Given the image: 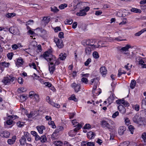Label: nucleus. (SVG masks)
Instances as JSON below:
<instances>
[{
	"label": "nucleus",
	"instance_id": "nucleus-1",
	"mask_svg": "<svg viewBox=\"0 0 146 146\" xmlns=\"http://www.w3.org/2000/svg\"><path fill=\"white\" fill-rule=\"evenodd\" d=\"M51 50L44 52L41 56L44 58L50 65H54L56 59V57L52 55L51 53Z\"/></svg>",
	"mask_w": 146,
	"mask_h": 146
},
{
	"label": "nucleus",
	"instance_id": "nucleus-2",
	"mask_svg": "<svg viewBox=\"0 0 146 146\" xmlns=\"http://www.w3.org/2000/svg\"><path fill=\"white\" fill-rule=\"evenodd\" d=\"M82 42L85 43L86 45L90 46L92 50L96 48H98L101 46L100 44H101V41H97L96 40L88 39L86 40H84Z\"/></svg>",
	"mask_w": 146,
	"mask_h": 146
},
{
	"label": "nucleus",
	"instance_id": "nucleus-3",
	"mask_svg": "<svg viewBox=\"0 0 146 146\" xmlns=\"http://www.w3.org/2000/svg\"><path fill=\"white\" fill-rule=\"evenodd\" d=\"M113 122H112L111 125H110L108 122L105 120H103L100 121V124L101 127L103 128H107L110 129H114V125L112 123Z\"/></svg>",
	"mask_w": 146,
	"mask_h": 146
},
{
	"label": "nucleus",
	"instance_id": "nucleus-4",
	"mask_svg": "<svg viewBox=\"0 0 146 146\" xmlns=\"http://www.w3.org/2000/svg\"><path fill=\"white\" fill-rule=\"evenodd\" d=\"M8 30L11 33L14 35H18L19 34V30L16 27H11Z\"/></svg>",
	"mask_w": 146,
	"mask_h": 146
},
{
	"label": "nucleus",
	"instance_id": "nucleus-5",
	"mask_svg": "<svg viewBox=\"0 0 146 146\" xmlns=\"http://www.w3.org/2000/svg\"><path fill=\"white\" fill-rule=\"evenodd\" d=\"M130 45L127 44L125 46L122 47L121 49H119V51L123 53L124 54H128V49L129 48H132Z\"/></svg>",
	"mask_w": 146,
	"mask_h": 146
},
{
	"label": "nucleus",
	"instance_id": "nucleus-6",
	"mask_svg": "<svg viewBox=\"0 0 146 146\" xmlns=\"http://www.w3.org/2000/svg\"><path fill=\"white\" fill-rule=\"evenodd\" d=\"M54 41L58 48H61L63 47L64 45L62 39H59L58 38H55Z\"/></svg>",
	"mask_w": 146,
	"mask_h": 146
},
{
	"label": "nucleus",
	"instance_id": "nucleus-7",
	"mask_svg": "<svg viewBox=\"0 0 146 146\" xmlns=\"http://www.w3.org/2000/svg\"><path fill=\"white\" fill-rule=\"evenodd\" d=\"M81 129V127H76L73 130H71L69 131L68 135L70 137H73L75 136L76 134L77 131Z\"/></svg>",
	"mask_w": 146,
	"mask_h": 146
},
{
	"label": "nucleus",
	"instance_id": "nucleus-8",
	"mask_svg": "<svg viewBox=\"0 0 146 146\" xmlns=\"http://www.w3.org/2000/svg\"><path fill=\"white\" fill-rule=\"evenodd\" d=\"M116 102L117 104H122L125 107H128L129 105V103L127 101L123 99L117 100Z\"/></svg>",
	"mask_w": 146,
	"mask_h": 146
},
{
	"label": "nucleus",
	"instance_id": "nucleus-9",
	"mask_svg": "<svg viewBox=\"0 0 146 146\" xmlns=\"http://www.w3.org/2000/svg\"><path fill=\"white\" fill-rule=\"evenodd\" d=\"M10 133L7 131L0 132V136L3 138H8L9 137Z\"/></svg>",
	"mask_w": 146,
	"mask_h": 146
},
{
	"label": "nucleus",
	"instance_id": "nucleus-10",
	"mask_svg": "<svg viewBox=\"0 0 146 146\" xmlns=\"http://www.w3.org/2000/svg\"><path fill=\"white\" fill-rule=\"evenodd\" d=\"M100 72L102 76L105 77L107 73V70L105 66H102L100 69Z\"/></svg>",
	"mask_w": 146,
	"mask_h": 146
},
{
	"label": "nucleus",
	"instance_id": "nucleus-11",
	"mask_svg": "<svg viewBox=\"0 0 146 146\" xmlns=\"http://www.w3.org/2000/svg\"><path fill=\"white\" fill-rule=\"evenodd\" d=\"M24 61L22 58L21 57L19 58L17 60L16 64L18 67L22 66L23 64Z\"/></svg>",
	"mask_w": 146,
	"mask_h": 146
},
{
	"label": "nucleus",
	"instance_id": "nucleus-12",
	"mask_svg": "<svg viewBox=\"0 0 146 146\" xmlns=\"http://www.w3.org/2000/svg\"><path fill=\"white\" fill-rule=\"evenodd\" d=\"M72 87L73 88L75 91L76 92H78L80 89V85L78 84H76L75 83H73L71 85Z\"/></svg>",
	"mask_w": 146,
	"mask_h": 146
},
{
	"label": "nucleus",
	"instance_id": "nucleus-13",
	"mask_svg": "<svg viewBox=\"0 0 146 146\" xmlns=\"http://www.w3.org/2000/svg\"><path fill=\"white\" fill-rule=\"evenodd\" d=\"M120 113L122 114L125 113L126 109L122 105H119L117 107Z\"/></svg>",
	"mask_w": 146,
	"mask_h": 146
},
{
	"label": "nucleus",
	"instance_id": "nucleus-14",
	"mask_svg": "<svg viewBox=\"0 0 146 146\" xmlns=\"http://www.w3.org/2000/svg\"><path fill=\"white\" fill-rule=\"evenodd\" d=\"M99 79L98 77L92 79L90 80V84L92 85L93 84H94V85H99L100 84L99 82Z\"/></svg>",
	"mask_w": 146,
	"mask_h": 146
},
{
	"label": "nucleus",
	"instance_id": "nucleus-15",
	"mask_svg": "<svg viewBox=\"0 0 146 146\" xmlns=\"http://www.w3.org/2000/svg\"><path fill=\"white\" fill-rule=\"evenodd\" d=\"M126 130V128L124 126H120L119 127L118 130L119 134L120 135H123Z\"/></svg>",
	"mask_w": 146,
	"mask_h": 146
},
{
	"label": "nucleus",
	"instance_id": "nucleus-16",
	"mask_svg": "<svg viewBox=\"0 0 146 146\" xmlns=\"http://www.w3.org/2000/svg\"><path fill=\"white\" fill-rule=\"evenodd\" d=\"M16 139V136H13L11 139H8L7 141V143L10 145H12L15 143Z\"/></svg>",
	"mask_w": 146,
	"mask_h": 146
},
{
	"label": "nucleus",
	"instance_id": "nucleus-17",
	"mask_svg": "<svg viewBox=\"0 0 146 146\" xmlns=\"http://www.w3.org/2000/svg\"><path fill=\"white\" fill-rule=\"evenodd\" d=\"M48 69L51 74H53L56 69L55 66L54 65H50L48 64Z\"/></svg>",
	"mask_w": 146,
	"mask_h": 146
},
{
	"label": "nucleus",
	"instance_id": "nucleus-18",
	"mask_svg": "<svg viewBox=\"0 0 146 146\" xmlns=\"http://www.w3.org/2000/svg\"><path fill=\"white\" fill-rule=\"evenodd\" d=\"M95 136V133L92 131L89 132L87 133V137L89 139H94Z\"/></svg>",
	"mask_w": 146,
	"mask_h": 146
},
{
	"label": "nucleus",
	"instance_id": "nucleus-19",
	"mask_svg": "<svg viewBox=\"0 0 146 146\" xmlns=\"http://www.w3.org/2000/svg\"><path fill=\"white\" fill-rule=\"evenodd\" d=\"M36 128L38 132L42 134L43 132V130L45 129V127L43 126H38L36 127Z\"/></svg>",
	"mask_w": 146,
	"mask_h": 146
},
{
	"label": "nucleus",
	"instance_id": "nucleus-20",
	"mask_svg": "<svg viewBox=\"0 0 146 146\" xmlns=\"http://www.w3.org/2000/svg\"><path fill=\"white\" fill-rule=\"evenodd\" d=\"M97 85H94V86L93 87V90L92 91V94H93V95L95 96H96L97 95H98L101 93V90H99L98 91V93H96V94H95V90L97 88Z\"/></svg>",
	"mask_w": 146,
	"mask_h": 146
},
{
	"label": "nucleus",
	"instance_id": "nucleus-21",
	"mask_svg": "<svg viewBox=\"0 0 146 146\" xmlns=\"http://www.w3.org/2000/svg\"><path fill=\"white\" fill-rule=\"evenodd\" d=\"M72 123L73 125H74V127H81V128L82 127L81 124L77 122L76 119L73 120L72 121Z\"/></svg>",
	"mask_w": 146,
	"mask_h": 146
},
{
	"label": "nucleus",
	"instance_id": "nucleus-22",
	"mask_svg": "<svg viewBox=\"0 0 146 146\" xmlns=\"http://www.w3.org/2000/svg\"><path fill=\"white\" fill-rule=\"evenodd\" d=\"M21 145H23L26 143V140L24 136H22L19 140Z\"/></svg>",
	"mask_w": 146,
	"mask_h": 146
},
{
	"label": "nucleus",
	"instance_id": "nucleus-23",
	"mask_svg": "<svg viewBox=\"0 0 146 146\" xmlns=\"http://www.w3.org/2000/svg\"><path fill=\"white\" fill-rule=\"evenodd\" d=\"M86 14V13L83 9L80 10L79 12L77 13L76 14V15L78 16H84Z\"/></svg>",
	"mask_w": 146,
	"mask_h": 146
},
{
	"label": "nucleus",
	"instance_id": "nucleus-24",
	"mask_svg": "<svg viewBox=\"0 0 146 146\" xmlns=\"http://www.w3.org/2000/svg\"><path fill=\"white\" fill-rule=\"evenodd\" d=\"M67 56V54L65 53H61L59 55V58L61 60H64L66 56Z\"/></svg>",
	"mask_w": 146,
	"mask_h": 146
},
{
	"label": "nucleus",
	"instance_id": "nucleus-25",
	"mask_svg": "<svg viewBox=\"0 0 146 146\" xmlns=\"http://www.w3.org/2000/svg\"><path fill=\"white\" fill-rule=\"evenodd\" d=\"M2 82L5 84H7L10 83V78L7 77L4 78L2 80Z\"/></svg>",
	"mask_w": 146,
	"mask_h": 146
},
{
	"label": "nucleus",
	"instance_id": "nucleus-26",
	"mask_svg": "<svg viewBox=\"0 0 146 146\" xmlns=\"http://www.w3.org/2000/svg\"><path fill=\"white\" fill-rule=\"evenodd\" d=\"M92 50H93L92 48L90 47H87L85 49V52L86 54L89 55L90 54Z\"/></svg>",
	"mask_w": 146,
	"mask_h": 146
},
{
	"label": "nucleus",
	"instance_id": "nucleus-27",
	"mask_svg": "<svg viewBox=\"0 0 146 146\" xmlns=\"http://www.w3.org/2000/svg\"><path fill=\"white\" fill-rule=\"evenodd\" d=\"M146 31V29H144L140 31H139L138 32L136 33L135 34V35L136 36H140L142 33L145 32Z\"/></svg>",
	"mask_w": 146,
	"mask_h": 146
},
{
	"label": "nucleus",
	"instance_id": "nucleus-28",
	"mask_svg": "<svg viewBox=\"0 0 146 146\" xmlns=\"http://www.w3.org/2000/svg\"><path fill=\"white\" fill-rule=\"evenodd\" d=\"M44 84L45 86L48 87L49 88H51V89L53 91H54L55 90V88L53 87H52V84L49 82H45L44 83Z\"/></svg>",
	"mask_w": 146,
	"mask_h": 146
},
{
	"label": "nucleus",
	"instance_id": "nucleus-29",
	"mask_svg": "<svg viewBox=\"0 0 146 146\" xmlns=\"http://www.w3.org/2000/svg\"><path fill=\"white\" fill-rule=\"evenodd\" d=\"M136 84V82L134 80H131V82L130 84V87L131 88L133 89L135 87Z\"/></svg>",
	"mask_w": 146,
	"mask_h": 146
},
{
	"label": "nucleus",
	"instance_id": "nucleus-30",
	"mask_svg": "<svg viewBox=\"0 0 146 146\" xmlns=\"http://www.w3.org/2000/svg\"><path fill=\"white\" fill-rule=\"evenodd\" d=\"M13 121L12 120L8 119L6 121L4 122V125H11L13 124Z\"/></svg>",
	"mask_w": 146,
	"mask_h": 146
},
{
	"label": "nucleus",
	"instance_id": "nucleus-31",
	"mask_svg": "<svg viewBox=\"0 0 146 146\" xmlns=\"http://www.w3.org/2000/svg\"><path fill=\"white\" fill-rule=\"evenodd\" d=\"M50 17H44L43 18V21H44L45 24H47L50 21Z\"/></svg>",
	"mask_w": 146,
	"mask_h": 146
},
{
	"label": "nucleus",
	"instance_id": "nucleus-32",
	"mask_svg": "<svg viewBox=\"0 0 146 146\" xmlns=\"http://www.w3.org/2000/svg\"><path fill=\"white\" fill-rule=\"evenodd\" d=\"M64 128L63 127L59 126L56 129L54 132L56 133H59L60 131L62 130Z\"/></svg>",
	"mask_w": 146,
	"mask_h": 146
},
{
	"label": "nucleus",
	"instance_id": "nucleus-33",
	"mask_svg": "<svg viewBox=\"0 0 146 146\" xmlns=\"http://www.w3.org/2000/svg\"><path fill=\"white\" fill-rule=\"evenodd\" d=\"M41 143H45L47 141V138L45 135L41 136L40 140Z\"/></svg>",
	"mask_w": 146,
	"mask_h": 146
},
{
	"label": "nucleus",
	"instance_id": "nucleus-34",
	"mask_svg": "<svg viewBox=\"0 0 146 146\" xmlns=\"http://www.w3.org/2000/svg\"><path fill=\"white\" fill-rule=\"evenodd\" d=\"M131 11L132 12L135 13H140L141 12V11L140 9L135 8H132L131 9Z\"/></svg>",
	"mask_w": 146,
	"mask_h": 146
},
{
	"label": "nucleus",
	"instance_id": "nucleus-35",
	"mask_svg": "<svg viewBox=\"0 0 146 146\" xmlns=\"http://www.w3.org/2000/svg\"><path fill=\"white\" fill-rule=\"evenodd\" d=\"M19 97L21 100L22 101H25L27 98V95H21L19 96Z\"/></svg>",
	"mask_w": 146,
	"mask_h": 146
},
{
	"label": "nucleus",
	"instance_id": "nucleus-36",
	"mask_svg": "<svg viewBox=\"0 0 146 146\" xmlns=\"http://www.w3.org/2000/svg\"><path fill=\"white\" fill-rule=\"evenodd\" d=\"M132 107L133 109L137 111H138L139 110L140 106L138 104L134 105Z\"/></svg>",
	"mask_w": 146,
	"mask_h": 146
},
{
	"label": "nucleus",
	"instance_id": "nucleus-37",
	"mask_svg": "<svg viewBox=\"0 0 146 146\" xmlns=\"http://www.w3.org/2000/svg\"><path fill=\"white\" fill-rule=\"evenodd\" d=\"M142 137L143 139V141L145 144H146V133H144L142 135Z\"/></svg>",
	"mask_w": 146,
	"mask_h": 146
},
{
	"label": "nucleus",
	"instance_id": "nucleus-38",
	"mask_svg": "<svg viewBox=\"0 0 146 146\" xmlns=\"http://www.w3.org/2000/svg\"><path fill=\"white\" fill-rule=\"evenodd\" d=\"M46 101L50 105L54 104L53 103V102L51 100L49 96H47L46 97Z\"/></svg>",
	"mask_w": 146,
	"mask_h": 146
},
{
	"label": "nucleus",
	"instance_id": "nucleus-39",
	"mask_svg": "<svg viewBox=\"0 0 146 146\" xmlns=\"http://www.w3.org/2000/svg\"><path fill=\"white\" fill-rule=\"evenodd\" d=\"M50 9L51 11L54 12L56 13L59 11V10L57 9V7L55 6L51 7Z\"/></svg>",
	"mask_w": 146,
	"mask_h": 146
},
{
	"label": "nucleus",
	"instance_id": "nucleus-40",
	"mask_svg": "<svg viewBox=\"0 0 146 146\" xmlns=\"http://www.w3.org/2000/svg\"><path fill=\"white\" fill-rule=\"evenodd\" d=\"M37 113V112L36 111H32L30 113H29L28 115V117L29 118H32Z\"/></svg>",
	"mask_w": 146,
	"mask_h": 146
},
{
	"label": "nucleus",
	"instance_id": "nucleus-41",
	"mask_svg": "<svg viewBox=\"0 0 146 146\" xmlns=\"http://www.w3.org/2000/svg\"><path fill=\"white\" fill-rule=\"evenodd\" d=\"M16 14L14 13H8L6 15V17L8 18H10L11 17L15 16Z\"/></svg>",
	"mask_w": 146,
	"mask_h": 146
},
{
	"label": "nucleus",
	"instance_id": "nucleus-42",
	"mask_svg": "<svg viewBox=\"0 0 146 146\" xmlns=\"http://www.w3.org/2000/svg\"><path fill=\"white\" fill-rule=\"evenodd\" d=\"M68 99L70 100H73L75 102H76L78 100L76 98L74 94L72 95Z\"/></svg>",
	"mask_w": 146,
	"mask_h": 146
},
{
	"label": "nucleus",
	"instance_id": "nucleus-43",
	"mask_svg": "<svg viewBox=\"0 0 146 146\" xmlns=\"http://www.w3.org/2000/svg\"><path fill=\"white\" fill-rule=\"evenodd\" d=\"M16 124L18 127H21L24 126V122L19 121Z\"/></svg>",
	"mask_w": 146,
	"mask_h": 146
},
{
	"label": "nucleus",
	"instance_id": "nucleus-44",
	"mask_svg": "<svg viewBox=\"0 0 146 146\" xmlns=\"http://www.w3.org/2000/svg\"><path fill=\"white\" fill-rule=\"evenodd\" d=\"M114 98L113 97V95L112 94L109 97L108 99V101L110 102V103L112 102L113 100H114Z\"/></svg>",
	"mask_w": 146,
	"mask_h": 146
},
{
	"label": "nucleus",
	"instance_id": "nucleus-45",
	"mask_svg": "<svg viewBox=\"0 0 146 146\" xmlns=\"http://www.w3.org/2000/svg\"><path fill=\"white\" fill-rule=\"evenodd\" d=\"M128 129L129 131H130L131 133L132 134H133V133L134 130V129L133 126L131 125H130L129 126Z\"/></svg>",
	"mask_w": 146,
	"mask_h": 146
},
{
	"label": "nucleus",
	"instance_id": "nucleus-46",
	"mask_svg": "<svg viewBox=\"0 0 146 146\" xmlns=\"http://www.w3.org/2000/svg\"><path fill=\"white\" fill-rule=\"evenodd\" d=\"M54 144L57 146H61L62 144V142L60 141H55L54 142Z\"/></svg>",
	"mask_w": 146,
	"mask_h": 146
},
{
	"label": "nucleus",
	"instance_id": "nucleus-47",
	"mask_svg": "<svg viewBox=\"0 0 146 146\" xmlns=\"http://www.w3.org/2000/svg\"><path fill=\"white\" fill-rule=\"evenodd\" d=\"M142 106L145 109H146V100H143L142 102Z\"/></svg>",
	"mask_w": 146,
	"mask_h": 146
},
{
	"label": "nucleus",
	"instance_id": "nucleus-48",
	"mask_svg": "<svg viewBox=\"0 0 146 146\" xmlns=\"http://www.w3.org/2000/svg\"><path fill=\"white\" fill-rule=\"evenodd\" d=\"M9 64L10 63H7L5 62H2L1 63V65L5 67H8Z\"/></svg>",
	"mask_w": 146,
	"mask_h": 146
},
{
	"label": "nucleus",
	"instance_id": "nucleus-49",
	"mask_svg": "<svg viewBox=\"0 0 146 146\" xmlns=\"http://www.w3.org/2000/svg\"><path fill=\"white\" fill-rule=\"evenodd\" d=\"M13 55V52L9 53L7 54V57L9 60H11L12 59Z\"/></svg>",
	"mask_w": 146,
	"mask_h": 146
},
{
	"label": "nucleus",
	"instance_id": "nucleus-50",
	"mask_svg": "<svg viewBox=\"0 0 146 146\" xmlns=\"http://www.w3.org/2000/svg\"><path fill=\"white\" fill-rule=\"evenodd\" d=\"M126 40V39H123L120 36H119L114 38V41H122Z\"/></svg>",
	"mask_w": 146,
	"mask_h": 146
},
{
	"label": "nucleus",
	"instance_id": "nucleus-51",
	"mask_svg": "<svg viewBox=\"0 0 146 146\" xmlns=\"http://www.w3.org/2000/svg\"><path fill=\"white\" fill-rule=\"evenodd\" d=\"M67 5L66 4H63L60 5L59 6V8L60 9H62L66 7Z\"/></svg>",
	"mask_w": 146,
	"mask_h": 146
},
{
	"label": "nucleus",
	"instance_id": "nucleus-52",
	"mask_svg": "<svg viewBox=\"0 0 146 146\" xmlns=\"http://www.w3.org/2000/svg\"><path fill=\"white\" fill-rule=\"evenodd\" d=\"M93 57L95 58H98L99 57L98 53L96 51L93 53Z\"/></svg>",
	"mask_w": 146,
	"mask_h": 146
},
{
	"label": "nucleus",
	"instance_id": "nucleus-53",
	"mask_svg": "<svg viewBox=\"0 0 146 146\" xmlns=\"http://www.w3.org/2000/svg\"><path fill=\"white\" fill-rule=\"evenodd\" d=\"M65 24H71L73 22L72 19H67L65 21Z\"/></svg>",
	"mask_w": 146,
	"mask_h": 146
},
{
	"label": "nucleus",
	"instance_id": "nucleus-54",
	"mask_svg": "<svg viewBox=\"0 0 146 146\" xmlns=\"http://www.w3.org/2000/svg\"><path fill=\"white\" fill-rule=\"evenodd\" d=\"M10 84L14 83L16 80V78L15 77L10 78Z\"/></svg>",
	"mask_w": 146,
	"mask_h": 146
},
{
	"label": "nucleus",
	"instance_id": "nucleus-55",
	"mask_svg": "<svg viewBox=\"0 0 146 146\" xmlns=\"http://www.w3.org/2000/svg\"><path fill=\"white\" fill-rule=\"evenodd\" d=\"M48 124L49 125H52V127L53 128H56V126L55 125L54 121H49Z\"/></svg>",
	"mask_w": 146,
	"mask_h": 146
},
{
	"label": "nucleus",
	"instance_id": "nucleus-56",
	"mask_svg": "<svg viewBox=\"0 0 146 146\" xmlns=\"http://www.w3.org/2000/svg\"><path fill=\"white\" fill-rule=\"evenodd\" d=\"M125 124L127 125H128L130 123V121L129 119V118H126L125 119Z\"/></svg>",
	"mask_w": 146,
	"mask_h": 146
},
{
	"label": "nucleus",
	"instance_id": "nucleus-57",
	"mask_svg": "<svg viewBox=\"0 0 146 146\" xmlns=\"http://www.w3.org/2000/svg\"><path fill=\"white\" fill-rule=\"evenodd\" d=\"M53 103H54V104H51L52 106L54 107H56L58 108H60V105H59L57 103H55L54 102H53Z\"/></svg>",
	"mask_w": 146,
	"mask_h": 146
},
{
	"label": "nucleus",
	"instance_id": "nucleus-58",
	"mask_svg": "<svg viewBox=\"0 0 146 146\" xmlns=\"http://www.w3.org/2000/svg\"><path fill=\"white\" fill-rule=\"evenodd\" d=\"M91 60L90 58L88 59L85 62L84 64L86 66H87L91 62Z\"/></svg>",
	"mask_w": 146,
	"mask_h": 146
},
{
	"label": "nucleus",
	"instance_id": "nucleus-59",
	"mask_svg": "<svg viewBox=\"0 0 146 146\" xmlns=\"http://www.w3.org/2000/svg\"><path fill=\"white\" fill-rule=\"evenodd\" d=\"M25 91H26V90L23 87L19 88L18 89V91L20 93H23Z\"/></svg>",
	"mask_w": 146,
	"mask_h": 146
},
{
	"label": "nucleus",
	"instance_id": "nucleus-60",
	"mask_svg": "<svg viewBox=\"0 0 146 146\" xmlns=\"http://www.w3.org/2000/svg\"><path fill=\"white\" fill-rule=\"evenodd\" d=\"M138 116L137 115H135L133 118V121L135 122L137 121Z\"/></svg>",
	"mask_w": 146,
	"mask_h": 146
},
{
	"label": "nucleus",
	"instance_id": "nucleus-61",
	"mask_svg": "<svg viewBox=\"0 0 146 146\" xmlns=\"http://www.w3.org/2000/svg\"><path fill=\"white\" fill-rule=\"evenodd\" d=\"M119 115V112L118 111H116L114 113H113L112 115V117L113 118H115L116 117Z\"/></svg>",
	"mask_w": 146,
	"mask_h": 146
},
{
	"label": "nucleus",
	"instance_id": "nucleus-62",
	"mask_svg": "<svg viewBox=\"0 0 146 146\" xmlns=\"http://www.w3.org/2000/svg\"><path fill=\"white\" fill-rule=\"evenodd\" d=\"M91 126L89 124H85L84 127V129H89L91 128Z\"/></svg>",
	"mask_w": 146,
	"mask_h": 146
},
{
	"label": "nucleus",
	"instance_id": "nucleus-63",
	"mask_svg": "<svg viewBox=\"0 0 146 146\" xmlns=\"http://www.w3.org/2000/svg\"><path fill=\"white\" fill-rule=\"evenodd\" d=\"M60 63V62L59 58L56 59L54 65L56 66V65H58Z\"/></svg>",
	"mask_w": 146,
	"mask_h": 146
},
{
	"label": "nucleus",
	"instance_id": "nucleus-64",
	"mask_svg": "<svg viewBox=\"0 0 146 146\" xmlns=\"http://www.w3.org/2000/svg\"><path fill=\"white\" fill-rule=\"evenodd\" d=\"M95 143L94 142H88L87 146H94Z\"/></svg>",
	"mask_w": 146,
	"mask_h": 146
}]
</instances>
